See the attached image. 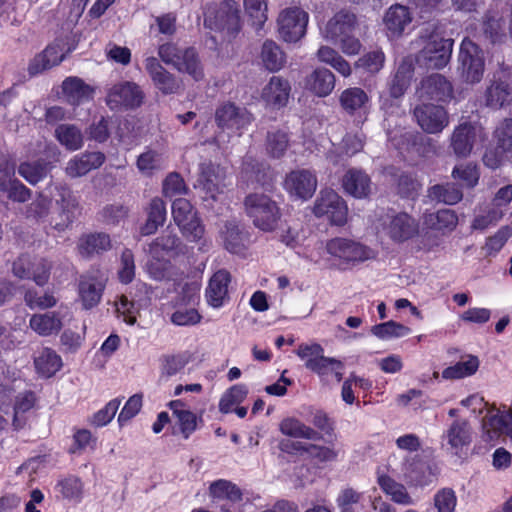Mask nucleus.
<instances>
[{
    "label": "nucleus",
    "instance_id": "nucleus-26",
    "mask_svg": "<svg viewBox=\"0 0 512 512\" xmlns=\"http://www.w3.org/2000/svg\"><path fill=\"white\" fill-rule=\"evenodd\" d=\"M58 197L56 204L60 207V221L56 222L54 227L58 231H63L69 227L76 217L79 203L76 196L66 186L57 187Z\"/></svg>",
    "mask_w": 512,
    "mask_h": 512
},
{
    "label": "nucleus",
    "instance_id": "nucleus-7",
    "mask_svg": "<svg viewBox=\"0 0 512 512\" xmlns=\"http://www.w3.org/2000/svg\"><path fill=\"white\" fill-rule=\"evenodd\" d=\"M313 213L319 218L326 216L331 224L343 226L347 222L348 207L334 190L323 189L315 200Z\"/></svg>",
    "mask_w": 512,
    "mask_h": 512
},
{
    "label": "nucleus",
    "instance_id": "nucleus-39",
    "mask_svg": "<svg viewBox=\"0 0 512 512\" xmlns=\"http://www.w3.org/2000/svg\"><path fill=\"white\" fill-rule=\"evenodd\" d=\"M424 224L430 229L446 234L455 230L458 225V216L451 209H440L436 212L425 214Z\"/></svg>",
    "mask_w": 512,
    "mask_h": 512
},
{
    "label": "nucleus",
    "instance_id": "nucleus-9",
    "mask_svg": "<svg viewBox=\"0 0 512 512\" xmlns=\"http://www.w3.org/2000/svg\"><path fill=\"white\" fill-rule=\"evenodd\" d=\"M145 94L135 82L123 81L109 88L106 104L111 110L134 109L142 105Z\"/></svg>",
    "mask_w": 512,
    "mask_h": 512
},
{
    "label": "nucleus",
    "instance_id": "nucleus-34",
    "mask_svg": "<svg viewBox=\"0 0 512 512\" xmlns=\"http://www.w3.org/2000/svg\"><path fill=\"white\" fill-rule=\"evenodd\" d=\"M486 105L492 109H500L512 102V82L496 80L491 83L485 93Z\"/></svg>",
    "mask_w": 512,
    "mask_h": 512
},
{
    "label": "nucleus",
    "instance_id": "nucleus-45",
    "mask_svg": "<svg viewBox=\"0 0 512 512\" xmlns=\"http://www.w3.org/2000/svg\"><path fill=\"white\" fill-rule=\"evenodd\" d=\"M428 196L432 200L455 205L463 198L462 190L454 183L436 184L429 188Z\"/></svg>",
    "mask_w": 512,
    "mask_h": 512
},
{
    "label": "nucleus",
    "instance_id": "nucleus-37",
    "mask_svg": "<svg viewBox=\"0 0 512 512\" xmlns=\"http://www.w3.org/2000/svg\"><path fill=\"white\" fill-rule=\"evenodd\" d=\"M306 87L315 95L325 97L335 87V76L329 69L317 68L307 77Z\"/></svg>",
    "mask_w": 512,
    "mask_h": 512
},
{
    "label": "nucleus",
    "instance_id": "nucleus-2",
    "mask_svg": "<svg viewBox=\"0 0 512 512\" xmlns=\"http://www.w3.org/2000/svg\"><path fill=\"white\" fill-rule=\"evenodd\" d=\"M244 206L255 227L264 232H272L276 229L281 218V211L278 204L268 195L249 194L245 198Z\"/></svg>",
    "mask_w": 512,
    "mask_h": 512
},
{
    "label": "nucleus",
    "instance_id": "nucleus-60",
    "mask_svg": "<svg viewBox=\"0 0 512 512\" xmlns=\"http://www.w3.org/2000/svg\"><path fill=\"white\" fill-rule=\"evenodd\" d=\"M373 335L380 339L398 338L410 333V328L395 321H388L374 325L371 329Z\"/></svg>",
    "mask_w": 512,
    "mask_h": 512
},
{
    "label": "nucleus",
    "instance_id": "nucleus-33",
    "mask_svg": "<svg viewBox=\"0 0 512 512\" xmlns=\"http://www.w3.org/2000/svg\"><path fill=\"white\" fill-rule=\"evenodd\" d=\"M414 74L411 60L404 59L388 81V91L392 98H402L410 86Z\"/></svg>",
    "mask_w": 512,
    "mask_h": 512
},
{
    "label": "nucleus",
    "instance_id": "nucleus-29",
    "mask_svg": "<svg viewBox=\"0 0 512 512\" xmlns=\"http://www.w3.org/2000/svg\"><path fill=\"white\" fill-rule=\"evenodd\" d=\"M402 471L407 482L413 485L423 486L432 482L431 468L419 456L405 458Z\"/></svg>",
    "mask_w": 512,
    "mask_h": 512
},
{
    "label": "nucleus",
    "instance_id": "nucleus-50",
    "mask_svg": "<svg viewBox=\"0 0 512 512\" xmlns=\"http://www.w3.org/2000/svg\"><path fill=\"white\" fill-rule=\"evenodd\" d=\"M57 140L70 151L78 150L83 145L81 130L75 125L62 124L55 130Z\"/></svg>",
    "mask_w": 512,
    "mask_h": 512
},
{
    "label": "nucleus",
    "instance_id": "nucleus-32",
    "mask_svg": "<svg viewBox=\"0 0 512 512\" xmlns=\"http://www.w3.org/2000/svg\"><path fill=\"white\" fill-rule=\"evenodd\" d=\"M476 127L471 123L458 125L451 135V147L458 157H467L473 148Z\"/></svg>",
    "mask_w": 512,
    "mask_h": 512
},
{
    "label": "nucleus",
    "instance_id": "nucleus-64",
    "mask_svg": "<svg viewBox=\"0 0 512 512\" xmlns=\"http://www.w3.org/2000/svg\"><path fill=\"white\" fill-rule=\"evenodd\" d=\"M494 136L497 139L498 148L503 151L512 150V118L501 122L496 128Z\"/></svg>",
    "mask_w": 512,
    "mask_h": 512
},
{
    "label": "nucleus",
    "instance_id": "nucleus-21",
    "mask_svg": "<svg viewBox=\"0 0 512 512\" xmlns=\"http://www.w3.org/2000/svg\"><path fill=\"white\" fill-rule=\"evenodd\" d=\"M290 94L289 81L280 76H272L263 88L261 98L266 106L272 109H281L287 105Z\"/></svg>",
    "mask_w": 512,
    "mask_h": 512
},
{
    "label": "nucleus",
    "instance_id": "nucleus-62",
    "mask_svg": "<svg viewBox=\"0 0 512 512\" xmlns=\"http://www.w3.org/2000/svg\"><path fill=\"white\" fill-rule=\"evenodd\" d=\"M363 499V494L352 487H346L339 493L336 503L341 512H356L354 506Z\"/></svg>",
    "mask_w": 512,
    "mask_h": 512
},
{
    "label": "nucleus",
    "instance_id": "nucleus-56",
    "mask_svg": "<svg viewBox=\"0 0 512 512\" xmlns=\"http://www.w3.org/2000/svg\"><path fill=\"white\" fill-rule=\"evenodd\" d=\"M18 173L28 183L35 185L48 173V164L44 161L23 162L18 167Z\"/></svg>",
    "mask_w": 512,
    "mask_h": 512
},
{
    "label": "nucleus",
    "instance_id": "nucleus-20",
    "mask_svg": "<svg viewBox=\"0 0 512 512\" xmlns=\"http://www.w3.org/2000/svg\"><path fill=\"white\" fill-rule=\"evenodd\" d=\"M483 438L495 441L503 433L512 440V413L489 410L482 420Z\"/></svg>",
    "mask_w": 512,
    "mask_h": 512
},
{
    "label": "nucleus",
    "instance_id": "nucleus-35",
    "mask_svg": "<svg viewBox=\"0 0 512 512\" xmlns=\"http://www.w3.org/2000/svg\"><path fill=\"white\" fill-rule=\"evenodd\" d=\"M111 248L110 236L103 232L83 235L78 242V250L83 257H92Z\"/></svg>",
    "mask_w": 512,
    "mask_h": 512
},
{
    "label": "nucleus",
    "instance_id": "nucleus-3",
    "mask_svg": "<svg viewBox=\"0 0 512 512\" xmlns=\"http://www.w3.org/2000/svg\"><path fill=\"white\" fill-rule=\"evenodd\" d=\"M424 46L417 55V61L429 69H441L445 67L452 54L453 40L444 38L435 30L429 31L421 36Z\"/></svg>",
    "mask_w": 512,
    "mask_h": 512
},
{
    "label": "nucleus",
    "instance_id": "nucleus-38",
    "mask_svg": "<svg viewBox=\"0 0 512 512\" xmlns=\"http://www.w3.org/2000/svg\"><path fill=\"white\" fill-rule=\"evenodd\" d=\"M146 213V222L141 227V234L144 236L154 234L164 224L167 214L165 202L159 197L151 199L146 207Z\"/></svg>",
    "mask_w": 512,
    "mask_h": 512
},
{
    "label": "nucleus",
    "instance_id": "nucleus-47",
    "mask_svg": "<svg viewBox=\"0 0 512 512\" xmlns=\"http://www.w3.org/2000/svg\"><path fill=\"white\" fill-rule=\"evenodd\" d=\"M145 268L152 279L163 281L171 279L174 266L171 263V259L167 257L150 255V259L147 261Z\"/></svg>",
    "mask_w": 512,
    "mask_h": 512
},
{
    "label": "nucleus",
    "instance_id": "nucleus-53",
    "mask_svg": "<svg viewBox=\"0 0 512 512\" xmlns=\"http://www.w3.org/2000/svg\"><path fill=\"white\" fill-rule=\"evenodd\" d=\"M378 484L386 494L391 496L394 502L399 504L411 503V497L407 493L406 488L402 484L397 483L391 477L387 475L379 476Z\"/></svg>",
    "mask_w": 512,
    "mask_h": 512
},
{
    "label": "nucleus",
    "instance_id": "nucleus-25",
    "mask_svg": "<svg viewBox=\"0 0 512 512\" xmlns=\"http://www.w3.org/2000/svg\"><path fill=\"white\" fill-rule=\"evenodd\" d=\"M344 191L358 199L366 198L371 193V178L362 169L350 168L342 177Z\"/></svg>",
    "mask_w": 512,
    "mask_h": 512
},
{
    "label": "nucleus",
    "instance_id": "nucleus-6",
    "mask_svg": "<svg viewBox=\"0 0 512 512\" xmlns=\"http://www.w3.org/2000/svg\"><path fill=\"white\" fill-rule=\"evenodd\" d=\"M172 216L183 236L189 241L203 238L205 229L191 203L185 198H177L172 204Z\"/></svg>",
    "mask_w": 512,
    "mask_h": 512
},
{
    "label": "nucleus",
    "instance_id": "nucleus-23",
    "mask_svg": "<svg viewBox=\"0 0 512 512\" xmlns=\"http://www.w3.org/2000/svg\"><path fill=\"white\" fill-rule=\"evenodd\" d=\"M64 57L65 54L61 41H55L34 56L28 65V73L31 76L38 75L45 70L59 65L64 60Z\"/></svg>",
    "mask_w": 512,
    "mask_h": 512
},
{
    "label": "nucleus",
    "instance_id": "nucleus-31",
    "mask_svg": "<svg viewBox=\"0 0 512 512\" xmlns=\"http://www.w3.org/2000/svg\"><path fill=\"white\" fill-rule=\"evenodd\" d=\"M200 169L198 187L205 193V198L216 199L217 194L222 192L224 186L219 167L211 163H203Z\"/></svg>",
    "mask_w": 512,
    "mask_h": 512
},
{
    "label": "nucleus",
    "instance_id": "nucleus-10",
    "mask_svg": "<svg viewBox=\"0 0 512 512\" xmlns=\"http://www.w3.org/2000/svg\"><path fill=\"white\" fill-rule=\"evenodd\" d=\"M329 255L344 263H358L374 257L372 249L352 239L336 237L326 243Z\"/></svg>",
    "mask_w": 512,
    "mask_h": 512
},
{
    "label": "nucleus",
    "instance_id": "nucleus-59",
    "mask_svg": "<svg viewBox=\"0 0 512 512\" xmlns=\"http://www.w3.org/2000/svg\"><path fill=\"white\" fill-rule=\"evenodd\" d=\"M244 8L252 20V24L260 29L267 21V0H243Z\"/></svg>",
    "mask_w": 512,
    "mask_h": 512
},
{
    "label": "nucleus",
    "instance_id": "nucleus-48",
    "mask_svg": "<svg viewBox=\"0 0 512 512\" xmlns=\"http://www.w3.org/2000/svg\"><path fill=\"white\" fill-rule=\"evenodd\" d=\"M35 395L31 391L19 394L14 403L13 426L15 429H21L27 422V413L35 404Z\"/></svg>",
    "mask_w": 512,
    "mask_h": 512
},
{
    "label": "nucleus",
    "instance_id": "nucleus-30",
    "mask_svg": "<svg viewBox=\"0 0 512 512\" xmlns=\"http://www.w3.org/2000/svg\"><path fill=\"white\" fill-rule=\"evenodd\" d=\"M412 22V16L406 6L395 4L385 13L384 24L390 37H399Z\"/></svg>",
    "mask_w": 512,
    "mask_h": 512
},
{
    "label": "nucleus",
    "instance_id": "nucleus-58",
    "mask_svg": "<svg viewBox=\"0 0 512 512\" xmlns=\"http://www.w3.org/2000/svg\"><path fill=\"white\" fill-rule=\"evenodd\" d=\"M451 176L458 181L462 182V185L467 188H474L479 181V171L475 164L466 163L456 165L451 173Z\"/></svg>",
    "mask_w": 512,
    "mask_h": 512
},
{
    "label": "nucleus",
    "instance_id": "nucleus-46",
    "mask_svg": "<svg viewBox=\"0 0 512 512\" xmlns=\"http://www.w3.org/2000/svg\"><path fill=\"white\" fill-rule=\"evenodd\" d=\"M225 248L234 254L242 253L245 249L246 235L234 222H227L221 232Z\"/></svg>",
    "mask_w": 512,
    "mask_h": 512
},
{
    "label": "nucleus",
    "instance_id": "nucleus-44",
    "mask_svg": "<svg viewBox=\"0 0 512 512\" xmlns=\"http://www.w3.org/2000/svg\"><path fill=\"white\" fill-rule=\"evenodd\" d=\"M339 101L342 109L346 113L353 115L366 109L369 96L363 89L352 87L345 89L341 93Z\"/></svg>",
    "mask_w": 512,
    "mask_h": 512
},
{
    "label": "nucleus",
    "instance_id": "nucleus-40",
    "mask_svg": "<svg viewBox=\"0 0 512 512\" xmlns=\"http://www.w3.org/2000/svg\"><path fill=\"white\" fill-rule=\"evenodd\" d=\"M260 59L266 70L277 72L286 64V54L273 40H266L261 47Z\"/></svg>",
    "mask_w": 512,
    "mask_h": 512
},
{
    "label": "nucleus",
    "instance_id": "nucleus-61",
    "mask_svg": "<svg viewBox=\"0 0 512 512\" xmlns=\"http://www.w3.org/2000/svg\"><path fill=\"white\" fill-rule=\"evenodd\" d=\"M512 235V228L510 226H502L494 235L486 239L483 250L486 256L496 255L508 241Z\"/></svg>",
    "mask_w": 512,
    "mask_h": 512
},
{
    "label": "nucleus",
    "instance_id": "nucleus-8",
    "mask_svg": "<svg viewBox=\"0 0 512 512\" xmlns=\"http://www.w3.org/2000/svg\"><path fill=\"white\" fill-rule=\"evenodd\" d=\"M461 75L469 83H478L483 77L485 61L483 51L470 39L465 38L458 57Z\"/></svg>",
    "mask_w": 512,
    "mask_h": 512
},
{
    "label": "nucleus",
    "instance_id": "nucleus-19",
    "mask_svg": "<svg viewBox=\"0 0 512 512\" xmlns=\"http://www.w3.org/2000/svg\"><path fill=\"white\" fill-rule=\"evenodd\" d=\"M149 255H160L169 259H175L186 253V246L178 237L174 229L168 226L149 245Z\"/></svg>",
    "mask_w": 512,
    "mask_h": 512
},
{
    "label": "nucleus",
    "instance_id": "nucleus-49",
    "mask_svg": "<svg viewBox=\"0 0 512 512\" xmlns=\"http://www.w3.org/2000/svg\"><path fill=\"white\" fill-rule=\"evenodd\" d=\"M478 368L479 359L476 356L468 355L465 360L444 369L442 377L444 379H461L475 374Z\"/></svg>",
    "mask_w": 512,
    "mask_h": 512
},
{
    "label": "nucleus",
    "instance_id": "nucleus-18",
    "mask_svg": "<svg viewBox=\"0 0 512 512\" xmlns=\"http://www.w3.org/2000/svg\"><path fill=\"white\" fill-rule=\"evenodd\" d=\"M443 444L446 450L457 457L466 454V450L472 441L471 427L467 420H455L447 429Z\"/></svg>",
    "mask_w": 512,
    "mask_h": 512
},
{
    "label": "nucleus",
    "instance_id": "nucleus-41",
    "mask_svg": "<svg viewBox=\"0 0 512 512\" xmlns=\"http://www.w3.org/2000/svg\"><path fill=\"white\" fill-rule=\"evenodd\" d=\"M32 330L41 336L57 334L62 329V320L58 313L34 314L29 321Z\"/></svg>",
    "mask_w": 512,
    "mask_h": 512
},
{
    "label": "nucleus",
    "instance_id": "nucleus-52",
    "mask_svg": "<svg viewBox=\"0 0 512 512\" xmlns=\"http://www.w3.org/2000/svg\"><path fill=\"white\" fill-rule=\"evenodd\" d=\"M483 37L491 43H501L506 38L505 22L501 17L487 15L482 23Z\"/></svg>",
    "mask_w": 512,
    "mask_h": 512
},
{
    "label": "nucleus",
    "instance_id": "nucleus-16",
    "mask_svg": "<svg viewBox=\"0 0 512 512\" xmlns=\"http://www.w3.org/2000/svg\"><path fill=\"white\" fill-rule=\"evenodd\" d=\"M105 288V278L100 271L87 272L80 276L78 293L85 309L98 305Z\"/></svg>",
    "mask_w": 512,
    "mask_h": 512
},
{
    "label": "nucleus",
    "instance_id": "nucleus-54",
    "mask_svg": "<svg viewBox=\"0 0 512 512\" xmlns=\"http://www.w3.org/2000/svg\"><path fill=\"white\" fill-rule=\"evenodd\" d=\"M343 363L331 357H325L324 354L311 366L310 371L316 373L320 377L328 374H334L336 380L340 382L343 378Z\"/></svg>",
    "mask_w": 512,
    "mask_h": 512
},
{
    "label": "nucleus",
    "instance_id": "nucleus-5",
    "mask_svg": "<svg viewBox=\"0 0 512 512\" xmlns=\"http://www.w3.org/2000/svg\"><path fill=\"white\" fill-rule=\"evenodd\" d=\"M204 23L210 29L226 30L229 34L240 29V9L234 0H224L217 8H209L205 12Z\"/></svg>",
    "mask_w": 512,
    "mask_h": 512
},
{
    "label": "nucleus",
    "instance_id": "nucleus-24",
    "mask_svg": "<svg viewBox=\"0 0 512 512\" xmlns=\"http://www.w3.org/2000/svg\"><path fill=\"white\" fill-rule=\"evenodd\" d=\"M230 282L231 274L225 269H220L212 275L205 291L206 300L209 305L219 308L228 301Z\"/></svg>",
    "mask_w": 512,
    "mask_h": 512
},
{
    "label": "nucleus",
    "instance_id": "nucleus-63",
    "mask_svg": "<svg viewBox=\"0 0 512 512\" xmlns=\"http://www.w3.org/2000/svg\"><path fill=\"white\" fill-rule=\"evenodd\" d=\"M162 165L161 154L155 150H147L137 159V168L144 174H151L153 170L160 169Z\"/></svg>",
    "mask_w": 512,
    "mask_h": 512
},
{
    "label": "nucleus",
    "instance_id": "nucleus-13",
    "mask_svg": "<svg viewBox=\"0 0 512 512\" xmlns=\"http://www.w3.org/2000/svg\"><path fill=\"white\" fill-rule=\"evenodd\" d=\"M413 115L420 128L428 134H438L449 124L448 112L439 105L431 103L417 105Z\"/></svg>",
    "mask_w": 512,
    "mask_h": 512
},
{
    "label": "nucleus",
    "instance_id": "nucleus-11",
    "mask_svg": "<svg viewBox=\"0 0 512 512\" xmlns=\"http://www.w3.org/2000/svg\"><path fill=\"white\" fill-rule=\"evenodd\" d=\"M308 13L299 7L282 10L277 19L280 37L289 43L299 41L306 33Z\"/></svg>",
    "mask_w": 512,
    "mask_h": 512
},
{
    "label": "nucleus",
    "instance_id": "nucleus-55",
    "mask_svg": "<svg viewBox=\"0 0 512 512\" xmlns=\"http://www.w3.org/2000/svg\"><path fill=\"white\" fill-rule=\"evenodd\" d=\"M209 491L212 497L238 502L242 499L241 490L232 482L220 479L211 483Z\"/></svg>",
    "mask_w": 512,
    "mask_h": 512
},
{
    "label": "nucleus",
    "instance_id": "nucleus-51",
    "mask_svg": "<svg viewBox=\"0 0 512 512\" xmlns=\"http://www.w3.org/2000/svg\"><path fill=\"white\" fill-rule=\"evenodd\" d=\"M265 146L266 151L270 156L274 158L282 157L289 146L287 131L282 129H273L268 131Z\"/></svg>",
    "mask_w": 512,
    "mask_h": 512
},
{
    "label": "nucleus",
    "instance_id": "nucleus-15",
    "mask_svg": "<svg viewBox=\"0 0 512 512\" xmlns=\"http://www.w3.org/2000/svg\"><path fill=\"white\" fill-rule=\"evenodd\" d=\"M284 188L291 196L310 199L317 188L316 174L308 169L293 170L286 175Z\"/></svg>",
    "mask_w": 512,
    "mask_h": 512
},
{
    "label": "nucleus",
    "instance_id": "nucleus-22",
    "mask_svg": "<svg viewBox=\"0 0 512 512\" xmlns=\"http://www.w3.org/2000/svg\"><path fill=\"white\" fill-rule=\"evenodd\" d=\"M356 25V16L345 10L337 12L321 29L322 36L334 43L351 34Z\"/></svg>",
    "mask_w": 512,
    "mask_h": 512
},
{
    "label": "nucleus",
    "instance_id": "nucleus-57",
    "mask_svg": "<svg viewBox=\"0 0 512 512\" xmlns=\"http://www.w3.org/2000/svg\"><path fill=\"white\" fill-rule=\"evenodd\" d=\"M248 389L243 384H237L229 388L221 397L219 402V410L222 413H230L232 407L241 403L247 396Z\"/></svg>",
    "mask_w": 512,
    "mask_h": 512
},
{
    "label": "nucleus",
    "instance_id": "nucleus-27",
    "mask_svg": "<svg viewBox=\"0 0 512 512\" xmlns=\"http://www.w3.org/2000/svg\"><path fill=\"white\" fill-rule=\"evenodd\" d=\"M384 229L393 241L403 242L417 233L418 225L407 213H399L389 217V222L385 224Z\"/></svg>",
    "mask_w": 512,
    "mask_h": 512
},
{
    "label": "nucleus",
    "instance_id": "nucleus-17",
    "mask_svg": "<svg viewBox=\"0 0 512 512\" xmlns=\"http://www.w3.org/2000/svg\"><path fill=\"white\" fill-rule=\"evenodd\" d=\"M145 69L156 89L164 95L177 93L181 88V81L165 69L155 57H148L144 62Z\"/></svg>",
    "mask_w": 512,
    "mask_h": 512
},
{
    "label": "nucleus",
    "instance_id": "nucleus-1",
    "mask_svg": "<svg viewBox=\"0 0 512 512\" xmlns=\"http://www.w3.org/2000/svg\"><path fill=\"white\" fill-rule=\"evenodd\" d=\"M158 56L166 65L180 73H186L195 81L202 80L204 70L197 51L193 47H181L167 42L158 47Z\"/></svg>",
    "mask_w": 512,
    "mask_h": 512
},
{
    "label": "nucleus",
    "instance_id": "nucleus-43",
    "mask_svg": "<svg viewBox=\"0 0 512 512\" xmlns=\"http://www.w3.org/2000/svg\"><path fill=\"white\" fill-rule=\"evenodd\" d=\"M34 365L38 374L43 377H51L62 367L61 357L51 348H43L34 358Z\"/></svg>",
    "mask_w": 512,
    "mask_h": 512
},
{
    "label": "nucleus",
    "instance_id": "nucleus-42",
    "mask_svg": "<svg viewBox=\"0 0 512 512\" xmlns=\"http://www.w3.org/2000/svg\"><path fill=\"white\" fill-rule=\"evenodd\" d=\"M279 430L282 434L292 437L307 440H320L321 434L314 428L304 424L302 421L295 417H287L279 424Z\"/></svg>",
    "mask_w": 512,
    "mask_h": 512
},
{
    "label": "nucleus",
    "instance_id": "nucleus-12",
    "mask_svg": "<svg viewBox=\"0 0 512 512\" xmlns=\"http://www.w3.org/2000/svg\"><path fill=\"white\" fill-rule=\"evenodd\" d=\"M215 121L222 130H230L238 135L253 121V115L245 108L226 102L217 107Z\"/></svg>",
    "mask_w": 512,
    "mask_h": 512
},
{
    "label": "nucleus",
    "instance_id": "nucleus-28",
    "mask_svg": "<svg viewBox=\"0 0 512 512\" xmlns=\"http://www.w3.org/2000/svg\"><path fill=\"white\" fill-rule=\"evenodd\" d=\"M102 152H85L70 159L66 166V174L72 178L86 175L93 169H97L105 162Z\"/></svg>",
    "mask_w": 512,
    "mask_h": 512
},
{
    "label": "nucleus",
    "instance_id": "nucleus-4",
    "mask_svg": "<svg viewBox=\"0 0 512 512\" xmlns=\"http://www.w3.org/2000/svg\"><path fill=\"white\" fill-rule=\"evenodd\" d=\"M52 264L43 257L23 254L12 264V273L20 280H32L36 285H46L50 278Z\"/></svg>",
    "mask_w": 512,
    "mask_h": 512
},
{
    "label": "nucleus",
    "instance_id": "nucleus-14",
    "mask_svg": "<svg viewBox=\"0 0 512 512\" xmlns=\"http://www.w3.org/2000/svg\"><path fill=\"white\" fill-rule=\"evenodd\" d=\"M417 94L423 100L449 102L454 96V89L445 76L435 73L422 79Z\"/></svg>",
    "mask_w": 512,
    "mask_h": 512
},
{
    "label": "nucleus",
    "instance_id": "nucleus-36",
    "mask_svg": "<svg viewBox=\"0 0 512 512\" xmlns=\"http://www.w3.org/2000/svg\"><path fill=\"white\" fill-rule=\"evenodd\" d=\"M62 90L70 104L78 105L93 98L94 89L78 77H68L62 83Z\"/></svg>",
    "mask_w": 512,
    "mask_h": 512
}]
</instances>
